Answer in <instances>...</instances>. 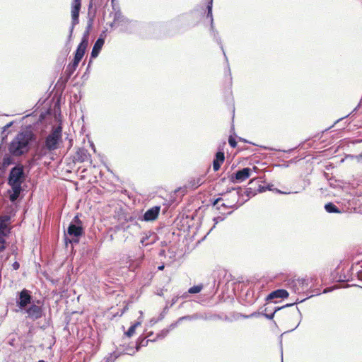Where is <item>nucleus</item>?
<instances>
[{
  "label": "nucleus",
  "mask_w": 362,
  "mask_h": 362,
  "mask_svg": "<svg viewBox=\"0 0 362 362\" xmlns=\"http://www.w3.org/2000/svg\"><path fill=\"white\" fill-rule=\"evenodd\" d=\"M27 177L25 172V167L21 163L16 164L11 170L7 178V184L11 188V193L9 194V200L15 202L23 191L22 185Z\"/></svg>",
  "instance_id": "f257e3e1"
},
{
  "label": "nucleus",
  "mask_w": 362,
  "mask_h": 362,
  "mask_svg": "<svg viewBox=\"0 0 362 362\" xmlns=\"http://www.w3.org/2000/svg\"><path fill=\"white\" fill-rule=\"evenodd\" d=\"M35 140L31 132H19L8 145V151L13 156H21L30 150V144Z\"/></svg>",
  "instance_id": "f03ea898"
},
{
  "label": "nucleus",
  "mask_w": 362,
  "mask_h": 362,
  "mask_svg": "<svg viewBox=\"0 0 362 362\" xmlns=\"http://www.w3.org/2000/svg\"><path fill=\"white\" fill-rule=\"evenodd\" d=\"M62 128L58 126L52 129L49 135L45 138V144L36 148V153L40 157L46 156L48 152L58 148L59 144L62 141Z\"/></svg>",
  "instance_id": "7ed1b4c3"
},
{
  "label": "nucleus",
  "mask_w": 362,
  "mask_h": 362,
  "mask_svg": "<svg viewBox=\"0 0 362 362\" xmlns=\"http://www.w3.org/2000/svg\"><path fill=\"white\" fill-rule=\"evenodd\" d=\"M84 234V228L82 221L79 219L78 216H74L69 223L66 231L64 233V241L67 246L68 244H77L80 238Z\"/></svg>",
  "instance_id": "20e7f679"
},
{
  "label": "nucleus",
  "mask_w": 362,
  "mask_h": 362,
  "mask_svg": "<svg viewBox=\"0 0 362 362\" xmlns=\"http://www.w3.org/2000/svg\"><path fill=\"white\" fill-rule=\"evenodd\" d=\"M120 14H115L114 24L120 28V31L123 33H132L134 31L137 23L130 21L127 18L120 17Z\"/></svg>",
  "instance_id": "39448f33"
},
{
  "label": "nucleus",
  "mask_w": 362,
  "mask_h": 362,
  "mask_svg": "<svg viewBox=\"0 0 362 362\" xmlns=\"http://www.w3.org/2000/svg\"><path fill=\"white\" fill-rule=\"evenodd\" d=\"M81 3L80 1H72L71 4V25L69 28V35L67 38L66 46H68L72 40V35L76 25L79 22V12L81 10Z\"/></svg>",
  "instance_id": "423d86ee"
},
{
  "label": "nucleus",
  "mask_w": 362,
  "mask_h": 362,
  "mask_svg": "<svg viewBox=\"0 0 362 362\" xmlns=\"http://www.w3.org/2000/svg\"><path fill=\"white\" fill-rule=\"evenodd\" d=\"M17 296L16 305L21 310H25L27 306L32 303L33 296L31 291L26 288H23L21 291L18 292Z\"/></svg>",
  "instance_id": "0eeeda50"
},
{
  "label": "nucleus",
  "mask_w": 362,
  "mask_h": 362,
  "mask_svg": "<svg viewBox=\"0 0 362 362\" xmlns=\"http://www.w3.org/2000/svg\"><path fill=\"white\" fill-rule=\"evenodd\" d=\"M251 169L250 168H244L242 170L236 171L233 173L230 180L233 182H240L250 176Z\"/></svg>",
  "instance_id": "6e6552de"
},
{
  "label": "nucleus",
  "mask_w": 362,
  "mask_h": 362,
  "mask_svg": "<svg viewBox=\"0 0 362 362\" xmlns=\"http://www.w3.org/2000/svg\"><path fill=\"white\" fill-rule=\"evenodd\" d=\"M25 313L28 314L29 318L35 320L42 317L43 310L41 306L32 304L29 308L25 309Z\"/></svg>",
  "instance_id": "1a4fd4ad"
},
{
  "label": "nucleus",
  "mask_w": 362,
  "mask_h": 362,
  "mask_svg": "<svg viewBox=\"0 0 362 362\" xmlns=\"http://www.w3.org/2000/svg\"><path fill=\"white\" fill-rule=\"evenodd\" d=\"M160 211V206H155L148 209L144 213V214L143 215L141 220L145 221H155L158 218Z\"/></svg>",
  "instance_id": "9d476101"
},
{
  "label": "nucleus",
  "mask_w": 362,
  "mask_h": 362,
  "mask_svg": "<svg viewBox=\"0 0 362 362\" xmlns=\"http://www.w3.org/2000/svg\"><path fill=\"white\" fill-rule=\"evenodd\" d=\"M157 240V235L154 232L148 231L144 233L143 237L140 240V243L143 247L154 244Z\"/></svg>",
  "instance_id": "9b49d317"
},
{
  "label": "nucleus",
  "mask_w": 362,
  "mask_h": 362,
  "mask_svg": "<svg viewBox=\"0 0 362 362\" xmlns=\"http://www.w3.org/2000/svg\"><path fill=\"white\" fill-rule=\"evenodd\" d=\"M88 45L82 43H79L77 47V49L75 52L74 58L73 62L74 64H78L83 57L85 54L86 50L87 49Z\"/></svg>",
  "instance_id": "f8f14e48"
},
{
  "label": "nucleus",
  "mask_w": 362,
  "mask_h": 362,
  "mask_svg": "<svg viewBox=\"0 0 362 362\" xmlns=\"http://www.w3.org/2000/svg\"><path fill=\"white\" fill-rule=\"evenodd\" d=\"M88 45L82 43H79L77 47V49L75 52L74 58L73 62L74 64H78L83 57L85 54L86 50L87 49Z\"/></svg>",
  "instance_id": "ddd939ff"
},
{
  "label": "nucleus",
  "mask_w": 362,
  "mask_h": 362,
  "mask_svg": "<svg viewBox=\"0 0 362 362\" xmlns=\"http://www.w3.org/2000/svg\"><path fill=\"white\" fill-rule=\"evenodd\" d=\"M88 45L82 43H79L77 47V49L75 52L74 58L73 62L74 64H78L83 57L85 54L86 50L87 49Z\"/></svg>",
  "instance_id": "4468645a"
},
{
  "label": "nucleus",
  "mask_w": 362,
  "mask_h": 362,
  "mask_svg": "<svg viewBox=\"0 0 362 362\" xmlns=\"http://www.w3.org/2000/svg\"><path fill=\"white\" fill-rule=\"evenodd\" d=\"M135 353V351L133 349H124L122 352L119 351H114L110 354L107 357L104 358L105 362H115V361L122 354H129L133 355Z\"/></svg>",
  "instance_id": "2eb2a0df"
},
{
  "label": "nucleus",
  "mask_w": 362,
  "mask_h": 362,
  "mask_svg": "<svg viewBox=\"0 0 362 362\" xmlns=\"http://www.w3.org/2000/svg\"><path fill=\"white\" fill-rule=\"evenodd\" d=\"M104 43H105V40H104V38L102 37V35H101L98 38V40H96V42H95V44L93 45V47L92 49L91 54H90V58L94 59L98 56Z\"/></svg>",
  "instance_id": "dca6fc26"
},
{
  "label": "nucleus",
  "mask_w": 362,
  "mask_h": 362,
  "mask_svg": "<svg viewBox=\"0 0 362 362\" xmlns=\"http://www.w3.org/2000/svg\"><path fill=\"white\" fill-rule=\"evenodd\" d=\"M233 202L228 201L227 203H223L221 204V206L226 207V208H231L237 209H238L242 204H238L239 198L240 197V194L239 191L235 192L233 194Z\"/></svg>",
  "instance_id": "f3484780"
},
{
  "label": "nucleus",
  "mask_w": 362,
  "mask_h": 362,
  "mask_svg": "<svg viewBox=\"0 0 362 362\" xmlns=\"http://www.w3.org/2000/svg\"><path fill=\"white\" fill-rule=\"evenodd\" d=\"M288 296V293L285 289H277L271 292L267 297V300L274 298H284Z\"/></svg>",
  "instance_id": "a211bd4d"
},
{
  "label": "nucleus",
  "mask_w": 362,
  "mask_h": 362,
  "mask_svg": "<svg viewBox=\"0 0 362 362\" xmlns=\"http://www.w3.org/2000/svg\"><path fill=\"white\" fill-rule=\"evenodd\" d=\"M225 160L224 153L223 151H218L216 153L215 158L213 161V169L214 171H218L221 164L223 163Z\"/></svg>",
  "instance_id": "6ab92c4d"
},
{
  "label": "nucleus",
  "mask_w": 362,
  "mask_h": 362,
  "mask_svg": "<svg viewBox=\"0 0 362 362\" xmlns=\"http://www.w3.org/2000/svg\"><path fill=\"white\" fill-rule=\"evenodd\" d=\"M11 154H5L0 162V170L5 171L6 169L11 164L14 163V160Z\"/></svg>",
  "instance_id": "aec40b11"
},
{
  "label": "nucleus",
  "mask_w": 362,
  "mask_h": 362,
  "mask_svg": "<svg viewBox=\"0 0 362 362\" xmlns=\"http://www.w3.org/2000/svg\"><path fill=\"white\" fill-rule=\"evenodd\" d=\"M90 158V154L88 153V151L84 148H79L75 156V159L76 161L83 163L86 160H88Z\"/></svg>",
  "instance_id": "412c9836"
},
{
  "label": "nucleus",
  "mask_w": 362,
  "mask_h": 362,
  "mask_svg": "<svg viewBox=\"0 0 362 362\" xmlns=\"http://www.w3.org/2000/svg\"><path fill=\"white\" fill-rule=\"evenodd\" d=\"M266 190L274 191L276 193L282 194H289L292 193V192H283V191H281L280 189H274L273 188V185H269V184L267 185V186H260L259 187V191L260 192H265ZM300 192V191H295V192H293V193L297 194V193H299Z\"/></svg>",
  "instance_id": "4be33fe9"
},
{
  "label": "nucleus",
  "mask_w": 362,
  "mask_h": 362,
  "mask_svg": "<svg viewBox=\"0 0 362 362\" xmlns=\"http://www.w3.org/2000/svg\"><path fill=\"white\" fill-rule=\"evenodd\" d=\"M9 220L8 217H3L0 219V236H6L9 232L6 221Z\"/></svg>",
  "instance_id": "5701e85b"
},
{
  "label": "nucleus",
  "mask_w": 362,
  "mask_h": 362,
  "mask_svg": "<svg viewBox=\"0 0 362 362\" xmlns=\"http://www.w3.org/2000/svg\"><path fill=\"white\" fill-rule=\"evenodd\" d=\"M294 303H291V304H286V305L283 306V307H275L274 308V311L272 312L271 313H267V310H268V308H266L264 309V313H262L261 314L263 315L266 318L269 319V320H272L274 316V314L280 310L281 308H284V307H288V306H291L293 305Z\"/></svg>",
  "instance_id": "b1692460"
},
{
  "label": "nucleus",
  "mask_w": 362,
  "mask_h": 362,
  "mask_svg": "<svg viewBox=\"0 0 362 362\" xmlns=\"http://www.w3.org/2000/svg\"><path fill=\"white\" fill-rule=\"evenodd\" d=\"M213 0H209L206 9V18H210L211 30H214V18L212 15Z\"/></svg>",
  "instance_id": "393cba45"
},
{
  "label": "nucleus",
  "mask_w": 362,
  "mask_h": 362,
  "mask_svg": "<svg viewBox=\"0 0 362 362\" xmlns=\"http://www.w3.org/2000/svg\"><path fill=\"white\" fill-rule=\"evenodd\" d=\"M198 319L206 320V319H208V317H206V315H203L202 314L195 313L192 315H185V316L180 317L179 318V321L182 322L185 320H198Z\"/></svg>",
  "instance_id": "a878e982"
},
{
  "label": "nucleus",
  "mask_w": 362,
  "mask_h": 362,
  "mask_svg": "<svg viewBox=\"0 0 362 362\" xmlns=\"http://www.w3.org/2000/svg\"><path fill=\"white\" fill-rule=\"evenodd\" d=\"M204 183V177H199L197 178H194L190 180L188 183V187L191 189H197L198 187L201 186Z\"/></svg>",
  "instance_id": "bb28decb"
},
{
  "label": "nucleus",
  "mask_w": 362,
  "mask_h": 362,
  "mask_svg": "<svg viewBox=\"0 0 362 362\" xmlns=\"http://www.w3.org/2000/svg\"><path fill=\"white\" fill-rule=\"evenodd\" d=\"M325 209L327 213H341V210L332 202L327 203Z\"/></svg>",
  "instance_id": "cd10ccee"
},
{
  "label": "nucleus",
  "mask_w": 362,
  "mask_h": 362,
  "mask_svg": "<svg viewBox=\"0 0 362 362\" xmlns=\"http://www.w3.org/2000/svg\"><path fill=\"white\" fill-rule=\"evenodd\" d=\"M211 35H213L214 37V39L217 42V43L220 45L221 47V49H222L223 51V53L224 54V57L226 58V59L227 60V57H226V53L224 52V49H223V47L222 45V43H221V37L218 35V31L215 29V28L214 27V30H211Z\"/></svg>",
  "instance_id": "c85d7f7f"
},
{
  "label": "nucleus",
  "mask_w": 362,
  "mask_h": 362,
  "mask_svg": "<svg viewBox=\"0 0 362 362\" xmlns=\"http://www.w3.org/2000/svg\"><path fill=\"white\" fill-rule=\"evenodd\" d=\"M78 66V64H74V62H73L67 66L65 71L67 78H69L71 76V75L74 73Z\"/></svg>",
  "instance_id": "c756f323"
},
{
  "label": "nucleus",
  "mask_w": 362,
  "mask_h": 362,
  "mask_svg": "<svg viewBox=\"0 0 362 362\" xmlns=\"http://www.w3.org/2000/svg\"><path fill=\"white\" fill-rule=\"evenodd\" d=\"M155 339H147L139 338L136 342V351H138L139 349L142 346H146L148 345V341H154Z\"/></svg>",
  "instance_id": "7c9ffc66"
},
{
  "label": "nucleus",
  "mask_w": 362,
  "mask_h": 362,
  "mask_svg": "<svg viewBox=\"0 0 362 362\" xmlns=\"http://www.w3.org/2000/svg\"><path fill=\"white\" fill-rule=\"evenodd\" d=\"M141 325V322H137L136 323H134V325H132L129 328V329L127 330V332H125V334L130 337H132L134 332H135V330H136V328Z\"/></svg>",
  "instance_id": "2f4dec72"
},
{
  "label": "nucleus",
  "mask_w": 362,
  "mask_h": 362,
  "mask_svg": "<svg viewBox=\"0 0 362 362\" xmlns=\"http://www.w3.org/2000/svg\"><path fill=\"white\" fill-rule=\"evenodd\" d=\"M202 285L194 286L189 288L188 293H192V294L198 293L202 291Z\"/></svg>",
  "instance_id": "473e14b6"
},
{
  "label": "nucleus",
  "mask_w": 362,
  "mask_h": 362,
  "mask_svg": "<svg viewBox=\"0 0 362 362\" xmlns=\"http://www.w3.org/2000/svg\"><path fill=\"white\" fill-rule=\"evenodd\" d=\"M89 35H90V31L88 30H85L83 35V37H82V39H81V41L80 43H82V44H84V45H88V37H89Z\"/></svg>",
  "instance_id": "72a5a7b5"
},
{
  "label": "nucleus",
  "mask_w": 362,
  "mask_h": 362,
  "mask_svg": "<svg viewBox=\"0 0 362 362\" xmlns=\"http://www.w3.org/2000/svg\"><path fill=\"white\" fill-rule=\"evenodd\" d=\"M168 333L169 329H164L157 334L156 339H163L168 334Z\"/></svg>",
  "instance_id": "f704fd0d"
},
{
  "label": "nucleus",
  "mask_w": 362,
  "mask_h": 362,
  "mask_svg": "<svg viewBox=\"0 0 362 362\" xmlns=\"http://www.w3.org/2000/svg\"><path fill=\"white\" fill-rule=\"evenodd\" d=\"M237 191H239V192H240V194H241L240 187H238V188H237V189H235V188H232L231 189L228 190V191L225 193V194L226 195V194H230V202H233V192H237ZM241 195H242V194H240V196H241Z\"/></svg>",
  "instance_id": "c9c22d12"
},
{
  "label": "nucleus",
  "mask_w": 362,
  "mask_h": 362,
  "mask_svg": "<svg viewBox=\"0 0 362 362\" xmlns=\"http://www.w3.org/2000/svg\"><path fill=\"white\" fill-rule=\"evenodd\" d=\"M168 310V307L165 306L163 308V311L160 313L158 320H162L165 317V315L167 314Z\"/></svg>",
  "instance_id": "e433bc0d"
},
{
  "label": "nucleus",
  "mask_w": 362,
  "mask_h": 362,
  "mask_svg": "<svg viewBox=\"0 0 362 362\" xmlns=\"http://www.w3.org/2000/svg\"><path fill=\"white\" fill-rule=\"evenodd\" d=\"M228 143H229V145L233 148H235L237 146V142H236L235 139L234 138H233L232 136L229 137Z\"/></svg>",
  "instance_id": "4c0bfd02"
},
{
  "label": "nucleus",
  "mask_w": 362,
  "mask_h": 362,
  "mask_svg": "<svg viewBox=\"0 0 362 362\" xmlns=\"http://www.w3.org/2000/svg\"><path fill=\"white\" fill-rule=\"evenodd\" d=\"M180 322H180V321H179V319H178L176 322H173V323L170 324V326H169V327H168L167 329H169V332H170V330H172V329H175V327H177V325H178Z\"/></svg>",
  "instance_id": "58836bf2"
},
{
  "label": "nucleus",
  "mask_w": 362,
  "mask_h": 362,
  "mask_svg": "<svg viewBox=\"0 0 362 362\" xmlns=\"http://www.w3.org/2000/svg\"><path fill=\"white\" fill-rule=\"evenodd\" d=\"M6 241L5 240L1 237L0 236V252L3 251L5 247H6Z\"/></svg>",
  "instance_id": "ea45409f"
},
{
  "label": "nucleus",
  "mask_w": 362,
  "mask_h": 362,
  "mask_svg": "<svg viewBox=\"0 0 362 362\" xmlns=\"http://www.w3.org/2000/svg\"><path fill=\"white\" fill-rule=\"evenodd\" d=\"M308 281H309V279H305L298 280V283L300 285H302L303 286H305L306 287H308L309 286Z\"/></svg>",
  "instance_id": "a19ab883"
},
{
  "label": "nucleus",
  "mask_w": 362,
  "mask_h": 362,
  "mask_svg": "<svg viewBox=\"0 0 362 362\" xmlns=\"http://www.w3.org/2000/svg\"><path fill=\"white\" fill-rule=\"evenodd\" d=\"M13 124V122H11L9 123H8L6 125H5L4 127H3V131H2V134H4L9 127H11Z\"/></svg>",
  "instance_id": "79ce46f5"
},
{
  "label": "nucleus",
  "mask_w": 362,
  "mask_h": 362,
  "mask_svg": "<svg viewBox=\"0 0 362 362\" xmlns=\"http://www.w3.org/2000/svg\"><path fill=\"white\" fill-rule=\"evenodd\" d=\"M92 25H93V21L91 19H90L88 22L86 30L90 31V28H92Z\"/></svg>",
  "instance_id": "37998d69"
},
{
  "label": "nucleus",
  "mask_w": 362,
  "mask_h": 362,
  "mask_svg": "<svg viewBox=\"0 0 362 362\" xmlns=\"http://www.w3.org/2000/svg\"><path fill=\"white\" fill-rule=\"evenodd\" d=\"M354 158H356L358 163H362V153L357 156H355Z\"/></svg>",
  "instance_id": "c03bdc74"
},
{
  "label": "nucleus",
  "mask_w": 362,
  "mask_h": 362,
  "mask_svg": "<svg viewBox=\"0 0 362 362\" xmlns=\"http://www.w3.org/2000/svg\"><path fill=\"white\" fill-rule=\"evenodd\" d=\"M12 267L14 270H18L20 267V264L18 262H15L13 263Z\"/></svg>",
  "instance_id": "a18cd8bd"
},
{
  "label": "nucleus",
  "mask_w": 362,
  "mask_h": 362,
  "mask_svg": "<svg viewBox=\"0 0 362 362\" xmlns=\"http://www.w3.org/2000/svg\"><path fill=\"white\" fill-rule=\"evenodd\" d=\"M178 297H174L171 300L170 306H173L177 301Z\"/></svg>",
  "instance_id": "49530a36"
},
{
  "label": "nucleus",
  "mask_w": 362,
  "mask_h": 362,
  "mask_svg": "<svg viewBox=\"0 0 362 362\" xmlns=\"http://www.w3.org/2000/svg\"><path fill=\"white\" fill-rule=\"evenodd\" d=\"M221 200H222L221 198H217L216 199L214 200L213 205L214 206L217 205Z\"/></svg>",
  "instance_id": "de8ad7c7"
},
{
  "label": "nucleus",
  "mask_w": 362,
  "mask_h": 362,
  "mask_svg": "<svg viewBox=\"0 0 362 362\" xmlns=\"http://www.w3.org/2000/svg\"><path fill=\"white\" fill-rule=\"evenodd\" d=\"M159 320H158V319H155V318H152L151 320H150V323L151 325H154L156 323H157Z\"/></svg>",
  "instance_id": "09e8293b"
},
{
  "label": "nucleus",
  "mask_w": 362,
  "mask_h": 362,
  "mask_svg": "<svg viewBox=\"0 0 362 362\" xmlns=\"http://www.w3.org/2000/svg\"><path fill=\"white\" fill-rule=\"evenodd\" d=\"M219 219V217H217V218H214V221H215V223H218V220Z\"/></svg>",
  "instance_id": "8fccbe9b"
},
{
  "label": "nucleus",
  "mask_w": 362,
  "mask_h": 362,
  "mask_svg": "<svg viewBox=\"0 0 362 362\" xmlns=\"http://www.w3.org/2000/svg\"><path fill=\"white\" fill-rule=\"evenodd\" d=\"M163 268H164V265H161V266H159V267H158V269H159V270H163Z\"/></svg>",
  "instance_id": "3c124183"
},
{
  "label": "nucleus",
  "mask_w": 362,
  "mask_h": 362,
  "mask_svg": "<svg viewBox=\"0 0 362 362\" xmlns=\"http://www.w3.org/2000/svg\"><path fill=\"white\" fill-rule=\"evenodd\" d=\"M358 279H359L360 280H362V273L358 274Z\"/></svg>",
  "instance_id": "603ef678"
},
{
  "label": "nucleus",
  "mask_w": 362,
  "mask_h": 362,
  "mask_svg": "<svg viewBox=\"0 0 362 362\" xmlns=\"http://www.w3.org/2000/svg\"><path fill=\"white\" fill-rule=\"evenodd\" d=\"M329 289L326 288V289H325V290H324L323 293H327V292H329Z\"/></svg>",
  "instance_id": "864d4df0"
},
{
  "label": "nucleus",
  "mask_w": 362,
  "mask_h": 362,
  "mask_svg": "<svg viewBox=\"0 0 362 362\" xmlns=\"http://www.w3.org/2000/svg\"><path fill=\"white\" fill-rule=\"evenodd\" d=\"M6 137V135L5 136H3L2 137V141H4L5 139V138Z\"/></svg>",
  "instance_id": "5fc2aeb1"
},
{
  "label": "nucleus",
  "mask_w": 362,
  "mask_h": 362,
  "mask_svg": "<svg viewBox=\"0 0 362 362\" xmlns=\"http://www.w3.org/2000/svg\"><path fill=\"white\" fill-rule=\"evenodd\" d=\"M73 1H80L81 2V0H73Z\"/></svg>",
  "instance_id": "6e6d98bb"
},
{
  "label": "nucleus",
  "mask_w": 362,
  "mask_h": 362,
  "mask_svg": "<svg viewBox=\"0 0 362 362\" xmlns=\"http://www.w3.org/2000/svg\"><path fill=\"white\" fill-rule=\"evenodd\" d=\"M297 311L300 314L299 309L297 308Z\"/></svg>",
  "instance_id": "4d7b16f0"
},
{
  "label": "nucleus",
  "mask_w": 362,
  "mask_h": 362,
  "mask_svg": "<svg viewBox=\"0 0 362 362\" xmlns=\"http://www.w3.org/2000/svg\"><path fill=\"white\" fill-rule=\"evenodd\" d=\"M39 362H45L44 361H40Z\"/></svg>",
  "instance_id": "13d9d810"
}]
</instances>
